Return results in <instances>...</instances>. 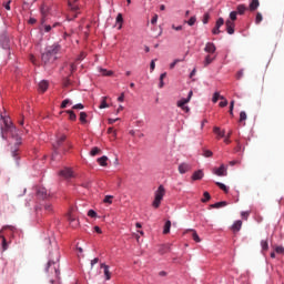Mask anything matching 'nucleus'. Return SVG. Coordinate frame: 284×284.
I'll return each mask as SVG.
<instances>
[{"mask_svg":"<svg viewBox=\"0 0 284 284\" xmlns=\"http://www.w3.org/2000/svg\"><path fill=\"white\" fill-rule=\"evenodd\" d=\"M189 232H192V239L195 241V243H201V237H199V233H196V230H189Z\"/></svg>","mask_w":284,"mask_h":284,"instance_id":"nucleus-25","label":"nucleus"},{"mask_svg":"<svg viewBox=\"0 0 284 284\" xmlns=\"http://www.w3.org/2000/svg\"><path fill=\"white\" fill-rule=\"evenodd\" d=\"M172 227V222L171 221H166L164 224V230H163V234H170V229Z\"/></svg>","mask_w":284,"mask_h":284,"instance_id":"nucleus-27","label":"nucleus"},{"mask_svg":"<svg viewBox=\"0 0 284 284\" xmlns=\"http://www.w3.org/2000/svg\"><path fill=\"white\" fill-rule=\"evenodd\" d=\"M245 121H247V113H245V111H242L240 113V120H239L240 125L245 126Z\"/></svg>","mask_w":284,"mask_h":284,"instance_id":"nucleus-17","label":"nucleus"},{"mask_svg":"<svg viewBox=\"0 0 284 284\" xmlns=\"http://www.w3.org/2000/svg\"><path fill=\"white\" fill-rule=\"evenodd\" d=\"M165 77H168V73L164 72L160 75V83H159V88H164L165 83L163 82V79H165Z\"/></svg>","mask_w":284,"mask_h":284,"instance_id":"nucleus-37","label":"nucleus"},{"mask_svg":"<svg viewBox=\"0 0 284 284\" xmlns=\"http://www.w3.org/2000/svg\"><path fill=\"white\" fill-rule=\"evenodd\" d=\"M68 221L70 223H75V224H72V227H78L79 226V221L77 220V217H74V215L69 214L68 215Z\"/></svg>","mask_w":284,"mask_h":284,"instance_id":"nucleus-21","label":"nucleus"},{"mask_svg":"<svg viewBox=\"0 0 284 284\" xmlns=\"http://www.w3.org/2000/svg\"><path fill=\"white\" fill-rule=\"evenodd\" d=\"M205 176V173H203V170H197L192 174V181H201Z\"/></svg>","mask_w":284,"mask_h":284,"instance_id":"nucleus-14","label":"nucleus"},{"mask_svg":"<svg viewBox=\"0 0 284 284\" xmlns=\"http://www.w3.org/2000/svg\"><path fill=\"white\" fill-rule=\"evenodd\" d=\"M8 134H10L12 139H16V145H21V138L17 135V128H14L8 119H4V128L1 129V138L6 141Z\"/></svg>","mask_w":284,"mask_h":284,"instance_id":"nucleus-3","label":"nucleus"},{"mask_svg":"<svg viewBox=\"0 0 284 284\" xmlns=\"http://www.w3.org/2000/svg\"><path fill=\"white\" fill-rule=\"evenodd\" d=\"M275 252H276V254H284V247L283 246H276Z\"/></svg>","mask_w":284,"mask_h":284,"instance_id":"nucleus-50","label":"nucleus"},{"mask_svg":"<svg viewBox=\"0 0 284 284\" xmlns=\"http://www.w3.org/2000/svg\"><path fill=\"white\" fill-rule=\"evenodd\" d=\"M61 258V255L59 252H55V258L49 260L45 272L47 276L49 278V283L57 284L61 281V271L59 270V261Z\"/></svg>","mask_w":284,"mask_h":284,"instance_id":"nucleus-1","label":"nucleus"},{"mask_svg":"<svg viewBox=\"0 0 284 284\" xmlns=\"http://www.w3.org/2000/svg\"><path fill=\"white\" fill-rule=\"evenodd\" d=\"M97 263H99V258L95 257L91 261V267H94V265H97Z\"/></svg>","mask_w":284,"mask_h":284,"instance_id":"nucleus-59","label":"nucleus"},{"mask_svg":"<svg viewBox=\"0 0 284 284\" xmlns=\"http://www.w3.org/2000/svg\"><path fill=\"white\" fill-rule=\"evenodd\" d=\"M44 210H45V212H48L50 214L53 211L52 203L47 202L44 204Z\"/></svg>","mask_w":284,"mask_h":284,"instance_id":"nucleus-39","label":"nucleus"},{"mask_svg":"<svg viewBox=\"0 0 284 284\" xmlns=\"http://www.w3.org/2000/svg\"><path fill=\"white\" fill-rule=\"evenodd\" d=\"M65 139H68V138L63 133H58L55 135V143L52 144V148H53L52 159H54V156H57V154L61 153V151L59 149L63 148V143H65Z\"/></svg>","mask_w":284,"mask_h":284,"instance_id":"nucleus-4","label":"nucleus"},{"mask_svg":"<svg viewBox=\"0 0 284 284\" xmlns=\"http://www.w3.org/2000/svg\"><path fill=\"white\" fill-rule=\"evenodd\" d=\"M80 121H81V123H88V113L81 112L80 113Z\"/></svg>","mask_w":284,"mask_h":284,"instance_id":"nucleus-36","label":"nucleus"},{"mask_svg":"<svg viewBox=\"0 0 284 284\" xmlns=\"http://www.w3.org/2000/svg\"><path fill=\"white\" fill-rule=\"evenodd\" d=\"M37 196H38V199H42L43 201L45 199H49L50 194L48 193V189H45V187H38Z\"/></svg>","mask_w":284,"mask_h":284,"instance_id":"nucleus-8","label":"nucleus"},{"mask_svg":"<svg viewBox=\"0 0 284 284\" xmlns=\"http://www.w3.org/2000/svg\"><path fill=\"white\" fill-rule=\"evenodd\" d=\"M69 104L72 105V102L70 100H68V99L63 100L61 103V109L63 110V109L68 108Z\"/></svg>","mask_w":284,"mask_h":284,"instance_id":"nucleus-44","label":"nucleus"},{"mask_svg":"<svg viewBox=\"0 0 284 284\" xmlns=\"http://www.w3.org/2000/svg\"><path fill=\"white\" fill-rule=\"evenodd\" d=\"M219 99L225 100V97L221 95V93H219V92H215V93L213 94L212 102H213V103H217V102H219Z\"/></svg>","mask_w":284,"mask_h":284,"instance_id":"nucleus-24","label":"nucleus"},{"mask_svg":"<svg viewBox=\"0 0 284 284\" xmlns=\"http://www.w3.org/2000/svg\"><path fill=\"white\" fill-rule=\"evenodd\" d=\"M204 51H206L209 54H214L216 52V45H214L213 42H207L205 44Z\"/></svg>","mask_w":284,"mask_h":284,"instance_id":"nucleus-13","label":"nucleus"},{"mask_svg":"<svg viewBox=\"0 0 284 284\" xmlns=\"http://www.w3.org/2000/svg\"><path fill=\"white\" fill-rule=\"evenodd\" d=\"M225 26H226L227 34H234V28H235L234 22H232V20H226Z\"/></svg>","mask_w":284,"mask_h":284,"instance_id":"nucleus-15","label":"nucleus"},{"mask_svg":"<svg viewBox=\"0 0 284 284\" xmlns=\"http://www.w3.org/2000/svg\"><path fill=\"white\" fill-rule=\"evenodd\" d=\"M150 68L152 71H154V68H156V63L154 62V60L151 61Z\"/></svg>","mask_w":284,"mask_h":284,"instance_id":"nucleus-62","label":"nucleus"},{"mask_svg":"<svg viewBox=\"0 0 284 284\" xmlns=\"http://www.w3.org/2000/svg\"><path fill=\"white\" fill-rule=\"evenodd\" d=\"M118 101L123 103V101H125V93H121V95L118 98Z\"/></svg>","mask_w":284,"mask_h":284,"instance_id":"nucleus-56","label":"nucleus"},{"mask_svg":"<svg viewBox=\"0 0 284 284\" xmlns=\"http://www.w3.org/2000/svg\"><path fill=\"white\" fill-rule=\"evenodd\" d=\"M220 108H227V100L225 98L220 102Z\"/></svg>","mask_w":284,"mask_h":284,"instance_id":"nucleus-53","label":"nucleus"},{"mask_svg":"<svg viewBox=\"0 0 284 284\" xmlns=\"http://www.w3.org/2000/svg\"><path fill=\"white\" fill-rule=\"evenodd\" d=\"M116 23H120L119 26V30H121L122 26H123V14L119 13L116 16Z\"/></svg>","mask_w":284,"mask_h":284,"instance_id":"nucleus-38","label":"nucleus"},{"mask_svg":"<svg viewBox=\"0 0 284 284\" xmlns=\"http://www.w3.org/2000/svg\"><path fill=\"white\" fill-rule=\"evenodd\" d=\"M83 104L82 103H79V104H75L73 105V110H83Z\"/></svg>","mask_w":284,"mask_h":284,"instance_id":"nucleus-54","label":"nucleus"},{"mask_svg":"<svg viewBox=\"0 0 284 284\" xmlns=\"http://www.w3.org/2000/svg\"><path fill=\"white\" fill-rule=\"evenodd\" d=\"M172 30H176V32H179V31H181V30H183V26H174V24H172Z\"/></svg>","mask_w":284,"mask_h":284,"instance_id":"nucleus-55","label":"nucleus"},{"mask_svg":"<svg viewBox=\"0 0 284 284\" xmlns=\"http://www.w3.org/2000/svg\"><path fill=\"white\" fill-rule=\"evenodd\" d=\"M98 154H101V149H99L98 146H94L91 152L90 155L91 156H97Z\"/></svg>","mask_w":284,"mask_h":284,"instance_id":"nucleus-33","label":"nucleus"},{"mask_svg":"<svg viewBox=\"0 0 284 284\" xmlns=\"http://www.w3.org/2000/svg\"><path fill=\"white\" fill-rule=\"evenodd\" d=\"M59 176H62V179H74V172L70 168H64L59 171Z\"/></svg>","mask_w":284,"mask_h":284,"instance_id":"nucleus-7","label":"nucleus"},{"mask_svg":"<svg viewBox=\"0 0 284 284\" xmlns=\"http://www.w3.org/2000/svg\"><path fill=\"white\" fill-rule=\"evenodd\" d=\"M261 21H263V14L261 12H257L256 17H255L256 26H258V23H261Z\"/></svg>","mask_w":284,"mask_h":284,"instance_id":"nucleus-42","label":"nucleus"},{"mask_svg":"<svg viewBox=\"0 0 284 284\" xmlns=\"http://www.w3.org/2000/svg\"><path fill=\"white\" fill-rule=\"evenodd\" d=\"M98 163L99 165H101L102 168L108 166V156L103 155L101 158L98 159Z\"/></svg>","mask_w":284,"mask_h":284,"instance_id":"nucleus-20","label":"nucleus"},{"mask_svg":"<svg viewBox=\"0 0 284 284\" xmlns=\"http://www.w3.org/2000/svg\"><path fill=\"white\" fill-rule=\"evenodd\" d=\"M213 152L210 151V150H205L204 153H203V156H205L206 159H210V156H213Z\"/></svg>","mask_w":284,"mask_h":284,"instance_id":"nucleus-48","label":"nucleus"},{"mask_svg":"<svg viewBox=\"0 0 284 284\" xmlns=\"http://www.w3.org/2000/svg\"><path fill=\"white\" fill-rule=\"evenodd\" d=\"M202 22H203L204 24L210 23V13H204Z\"/></svg>","mask_w":284,"mask_h":284,"instance_id":"nucleus-46","label":"nucleus"},{"mask_svg":"<svg viewBox=\"0 0 284 284\" xmlns=\"http://www.w3.org/2000/svg\"><path fill=\"white\" fill-rule=\"evenodd\" d=\"M50 30H52V26L50 24L44 26V32H50Z\"/></svg>","mask_w":284,"mask_h":284,"instance_id":"nucleus-61","label":"nucleus"},{"mask_svg":"<svg viewBox=\"0 0 284 284\" xmlns=\"http://www.w3.org/2000/svg\"><path fill=\"white\" fill-rule=\"evenodd\" d=\"M48 81L45 80H42L40 83H39V91L40 92H45V90H48Z\"/></svg>","mask_w":284,"mask_h":284,"instance_id":"nucleus-22","label":"nucleus"},{"mask_svg":"<svg viewBox=\"0 0 284 284\" xmlns=\"http://www.w3.org/2000/svg\"><path fill=\"white\" fill-rule=\"evenodd\" d=\"M242 216L245 219V221H247V216H250L248 212H242Z\"/></svg>","mask_w":284,"mask_h":284,"instance_id":"nucleus-63","label":"nucleus"},{"mask_svg":"<svg viewBox=\"0 0 284 284\" xmlns=\"http://www.w3.org/2000/svg\"><path fill=\"white\" fill-rule=\"evenodd\" d=\"M193 94L194 92L190 91L187 98L178 101V108H181V110H183L184 112H190V106L185 105H187V102L191 101Z\"/></svg>","mask_w":284,"mask_h":284,"instance_id":"nucleus-6","label":"nucleus"},{"mask_svg":"<svg viewBox=\"0 0 284 284\" xmlns=\"http://www.w3.org/2000/svg\"><path fill=\"white\" fill-rule=\"evenodd\" d=\"M100 73L102 77H112L114 74V72L108 71L106 69H100Z\"/></svg>","mask_w":284,"mask_h":284,"instance_id":"nucleus-29","label":"nucleus"},{"mask_svg":"<svg viewBox=\"0 0 284 284\" xmlns=\"http://www.w3.org/2000/svg\"><path fill=\"white\" fill-rule=\"evenodd\" d=\"M241 227H243V222L241 220H237L231 226V232L236 234V232H241Z\"/></svg>","mask_w":284,"mask_h":284,"instance_id":"nucleus-11","label":"nucleus"},{"mask_svg":"<svg viewBox=\"0 0 284 284\" xmlns=\"http://www.w3.org/2000/svg\"><path fill=\"white\" fill-rule=\"evenodd\" d=\"M245 10H247V8L243 4L237 6V14H245Z\"/></svg>","mask_w":284,"mask_h":284,"instance_id":"nucleus-34","label":"nucleus"},{"mask_svg":"<svg viewBox=\"0 0 284 284\" xmlns=\"http://www.w3.org/2000/svg\"><path fill=\"white\" fill-rule=\"evenodd\" d=\"M194 23H196V17H195V16H193V17H191V18L189 19L187 26H194Z\"/></svg>","mask_w":284,"mask_h":284,"instance_id":"nucleus-47","label":"nucleus"},{"mask_svg":"<svg viewBox=\"0 0 284 284\" xmlns=\"http://www.w3.org/2000/svg\"><path fill=\"white\" fill-rule=\"evenodd\" d=\"M212 34H221V27H214L212 30Z\"/></svg>","mask_w":284,"mask_h":284,"instance_id":"nucleus-49","label":"nucleus"},{"mask_svg":"<svg viewBox=\"0 0 284 284\" xmlns=\"http://www.w3.org/2000/svg\"><path fill=\"white\" fill-rule=\"evenodd\" d=\"M212 61H214V58H212L211 55H206L204 59V68H207V65H210V63H212Z\"/></svg>","mask_w":284,"mask_h":284,"instance_id":"nucleus-30","label":"nucleus"},{"mask_svg":"<svg viewBox=\"0 0 284 284\" xmlns=\"http://www.w3.org/2000/svg\"><path fill=\"white\" fill-rule=\"evenodd\" d=\"M258 6H261V2L258 0H252L250 3V10L251 12L254 10H258Z\"/></svg>","mask_w":284,"mask_h":284,"instance_id":"nucleus-19","label":"nucleus"},{"mask_svg":"<svg viewBox=\"0 0 284 284\" xmlns=\"http://www.w3.org/2000/svg\"><path fill=\"white\" fill-rule=\"evenodd\" d=\"M230 136H232V131L227 133V136L224 139V143L229 144L230 143Z\"/></svg>","mask_w":284,"mask_h":284,"instance_id":"nucleus-58","label":"nucleus"},{"mask_svg":"<svg viewBox=\"0 0 284 284\" xmlns=\"http://www.w3.org/2000/svg\"><path fill=\"white\" fill-rule=\"evenodd\" d=\"M261 247H262V252H267V250H270V242H267V240H262Z\"/></svg>","mask_w":284,"mask_h":284,"instance_id":"nucleus-23","label":"nucleus"},{"mask_svg":"<svg viewBox=\"0 0 284 284\" xmlns=\"http://www.w3.org/2000/svg\"><path fill=\"white\" fill-rule=\"evenodd\" d=\"M79 0H68L69 10L77 12L79 10Z\"/></svg>","mask_w":284,"mask_h":284,"instance_id":"nucleus-12","label":"nucleus"},{"mask_svg":"<svg viewBox=\"0 0 284 284\" xmlns=\"http://www.w3.org/2000/svg\"><path fill=\"white\" fill-rule=\"evenodd\" d=\"M214 134H216L220 139H223L225 136V130L221 131V128L214 126L213 128Z\"/></svg>","mask_w":284,"mask_h":284,"instance_id":"nucleus-18","label":"nucleus"},{"mask_svg":"<svg viewBox=\"0 0 284 284\" xmlns=\"http://www.w3.org/2000/svg\"><path fill=\"white\" fill-rule=\"evenodd\" d=\"M59 52H61V44L59 43H53L52 45L47 47L41 55L42 65H44V68H52L54 61L59 59L57 57Z\"/></svg>","mask_w":284,"mask_h":284,"instance_id":"nucleus-2","label":"nucleus"},{"mask_svg":"<svg viewBox=\"0 0 284 284\" xmlns=\"http://www.w3.org/2000/svg\"><path fill=\"white\" fill-rule=\"evenodd\" d=\"M101 270H104V276L106 278V281H110V278H112V275L110 273V266H108L106 264H100Z\"/></svg>","mask_w":284,"mask_h":284,"instance_id":"nucleus-16","label":"nucleus"},{"mask_svg":"<svg viewBox=\"0 0 284 284\" xmlns=\"http://www.w3.org/2000/svg\"><path fill=\"white\" fill-rule=\"evenodd\" d=\"M67 114H69L70 121H77V114L72 110H68Z\"/></svg>","mask_w":284,"mask_h":284,"instance_id":"nucleus-32","label":"nucleus"},{"mask_svg":"<svg viewBox=\"0 0 284 284\" xmlns=\"http://www.w3.org/2000/svg\"><path fill=\"white\" fill-rule=\"evenodd\" d=\"M190 170H192V165H190L187 163H181L178 166V171L180 174H186V172H190Z\"/></svg>","mask_w":284,"mask_h":284,"instance_id":"nucleus-10","label":"nucleus"},{"mask_svg":"<svg viewBox=\"0 0 284 284\" xmlns=\"http://www.w3.org/2000/svg\"><path fill=\"white\" fill-rule=\"evenodd\" d=\"M68 150H72V143L67 142V144L62 148L61 152L62 154H65V152H68Z\"/></svg>","mask_w":284,"mask_h":284,"instance_id":"nucleus-35","label":"nucleus"},{"mask_svg":"<svg viewBox=\"0 0 284 284\" xmlns=\"http://www.w3.org/2000/svg\"><path fill=\"white\" fill-rule=\"evenodd\" d=\"M75 70H77V64L71 63V64H70V71H71V72H74Z\"/></svg>","mask_w":284,"mask_h":284,"instance_id":"nucleus-60","label":"nucleus"},{"mask_svg":"<svg viewBox=\"0 0 284 284\" xmlns=\"http://www.w3.org/2000/svg\"><path fill=\"white\" fill-rule=\"evenodd\" d=\"M225 23V20L223 18H219L217 21L215 22V27L221 28Z\"/></svg>","mask_w":284,"mask_h":284,"instance_id":"nucleus-45","label":"nucleus"},{"mask_svg":"<svg viewBox=\"0 0 284 284\" xmlns=\"http://www.w3.org/2000/svg\"><path fill=\"white\" fill-rule=\"evenodd\" d=\"M215 185H217V187H220V190H222L223 192H225V194H227L229 190L227 186L221 182H216Z\"/></svg>","mask_w":284,"mask_h":284,"instance_id":"nucleus-28","label":"nucleus"},{"mask_svg":"<svg viewBox=\"0 0 284 284\" xmlns=\"http://www.w3.org/2000/svg\"><path fill=\"white\" fill-rule=\"evenodd\" d=\"M225 205H227V202L222 201V202H217L215 204H212L211 207L219 209V207H225Z\"/></svg>","mask_w":284,"mask_h":284,"instance_id":"nucleus-31","label":"nucleus"},{"mask_svg":"<svg viewBox=\"0 0 284 284\" xmlns=\"http://www.w3.org/2000/svg\"><path fill=\"white\" fill-rule=\"evenodd\" d=\"M88 216H90L91 219H97V213L94 212V210H89Z\"/></svg>","mask_w":284,"mask_h":284,"instance_id":"nucleus-51","label":"nucleus"},{"mask_svg":"<svg viewBox=\"0 0 284 284\" xmlns=\"http://www.w3.org/2000/svg\"><path fill=\"white\" fill-rule=\"evenodd\" d=\"M214 174H216V176H227V166L222 164L219 169H214Z\"/></svg>","mask_w":284,"mask_h":284,"instance_id":"nucleus-9","label":"nucleus"},{"mask_svg":"<svg viewBox=\"0 0 284 284\" xmlns=\"http://www.w3.org/2000/svg\"><path fill=\"white\" fill-rule=\"evenodd\" d=\"M239 14V12H236V11H232L231 13H230V19H229V21H232L233 23L236 21V16Z\"/></svg>","mask_w":284,"mask_h":284,"instance_id":"nucleus-41","label":"nucleus"},{"mask_svg":"<svg viewBox=\"0 0 284 284\" xmlns=\"http://www.w3.org/2000/svg\"><path fill=\"white\" fill-rule=\"evenodd\" d=\"M242 77H243V71H239L236 74V79H242Z\"/></svg>","mask_w":284,"mask_h":284,"instance_id":"nucleus-64","label":"nucleus"},{"mask_svg":"<svg viewBox=\"0 0 284 284\" xmlns=\"http://www.w3.org/2000/svg\"><path fill=\"white\" fill-rule=\"evenodd\" d=\"M179 61L181 60H174L171 64H170V69L174 70V68L176 67V63H179Z\"/></svg>","mask_w":284,"mask_h":284,"instance_id":"nucleus-57","label":"nucleus"},{"mask_svg":"<svg viewBox=\"0 0 284 284\" xmlns=\"http://www.w3.org/2000/svg\"><path fill=\"white\" fill-rule=\"evenodd\" d=\"M99 108H100V110H103L105 108H110V105L108 104V97L102 98V101H101Z\"/></svg>","mask_w":284,"mask_h":284,"instance_id":"nucleus-26","label":"nucleus"},{"mask_svg":"<svg viewBox=\"0 0 284 284\" xmlns=\"http://www.w3.org/2000/svg\"><path fill=\"white\" fill-rule=\"evenodd\" d=\"M163 196H165V186L161 184L158 187V190L154 192V200H153L152 206L155 210H159V207H161V201H163Z\"/></svg>","mask_w":284,"mask_h":284,"instance_id":"nucleus-5","label":"nucleus"},{"mask_svg":"<svg viewBox=\"0 0 284 284\" xmlns=\"http://www.w3.org/2000/svg\"><path fill=\"white\" fill-rule=\"evenodd\" d=\"M204 199H202V203H207L212 196L210 195V192H204L203 194Z\"/></svg>","mask_w":284,"mask_h":284,"instance_id":"nucleus-43","label":"nucleus"},{"mask_svg":"<svg viewBox=\"0 0 284 284\" xmlns=\"http://www.w3.org/2000/svg\"><path fill=\"white\" fill-rule=\"evenodd\" d=\"M158 21H159V16L154 14L153 18L151 19L152 26L156 24Z\"/></svg>","mask_w":284,"mask_h":284,"instance_id":"nucleus-52","label":"nucleus"},{"mask_svg":"<svg viewBox=\"0 0 284 284\" xmlns=\"http://www.w3.org/2000/svg\"><path fill=\"white\" fill-rule=\"evenodd\" d=\"M114 199V196L112 195H105L103 203H109V205H112V200Z\"/></svg>","mask_w":284,"mask_h":284,"instance_id":"nucleus-40","label":"nucleus"}]
</instances>
